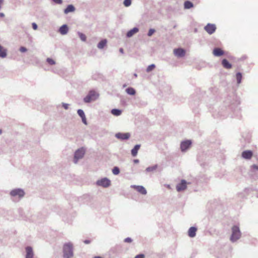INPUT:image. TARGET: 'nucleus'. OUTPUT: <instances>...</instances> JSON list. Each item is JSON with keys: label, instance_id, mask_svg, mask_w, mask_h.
<instances>
[{"label": "nucleus", "instance_id": "35", "mask_svg": "<svg viewBox=\"0 0 258 258\" xmlns=\"http://www.w3.org/2000/svg\"><path fill=\"white\" fill-rule=\"evenodd\" d=\"M155 30L153 29H150L148 32V35L149 36H151L153 33L155 32Z\"/></svg>", "mask_w": 258, "mask_h": 258}, {"label": "nucleus", "instance_id": "21", "mask_svg": "<svg viewBox=\"0 0 258 258\" xmlns=\"http://www.w3.org/2000/svg\"><path fill=\"white\" fill-rule=\"evenodd\" d=\"M75 7L73 5H69L67 7V8L65 9L64 13L66 14H67L69 12H74L75 11Z\"/></svg>", "mask_w": 258, "mask_h": 258}, {"label": "nucleus", "instance_id": "12", "mask_svg": "<svg viewBox=\"0 0 258 258\" xmlns=\"http://www.w3.org/2000/svg\"><path fill=\"white\" fill-rule=\"evenodd\" d=\"M253 153L250 150L244 151L242 153V157L246 159H250L252 157Z\"/></svg>", "mask_w": 258, "mask_h": 258}, {"label": "nucleus", "instance_id": "4", "mask_svg": "<svg viewBox=\"0 0 258 258\" xmlns=\"http://www.w3.org/2000/svg\"><path fill=\"white\" fill-rule=\"evenodd\" d=\"M85 153V149L84 148H81L77 150L74 156V162L77 163L79 159L83 158Z\"/></svg>", "mask_w": 258, "mask_h": 258}, {"label": "nucleus", "instance_id": "36", "mask_svg": "<svg viewBox=\"0 0 258 258\" xmlns=\"http://www.w3.org/2000/svg\"><path fill=\"white\" fill-rule=\"evenodd\" d=\"M124 242H127V243H131L132 242V240L131 238L130 237H127V238H126L125 239H124Z\"/></svg>", "mask_w": 258, "mask_h": 258}, {"label": "nucleus", "instance_id": "38", "mask_svg": "<svg viewBox=\"0 0 258 258\" xmlns=\"http://www.w3.org/2000/svg\"><path fill=\"white\" fill-rule=\"evenodd\" d=\"M20 50L22 52H26L27 51V49L25 47H21L20 48Z\"/></svg>", "mask_w": 258, "mask_h": 258}, {"label": "nucleus", "instance_id": "1", "mask_svg": "<svg viewBox=\"0 0 258 258\" xmlns=\"http://www.w3.org/2000/svg\"><path fill=\"white\" fill-rule=\"evenodd\" d=\"M73 255V245L71 243H68L63 246V256L66 258H70Z\"/></svg>", "mask_w": 258, "mask_h": 258}, {"label": "nucleus", "instance_id": "24", "mask_svg": "<svg viewBox=\"0 0 258 258\" xmlns=\"http://www.w3.org/2000/svg\"><path fill=\"white\" fill-rule=\"evenodd\" d=\"M126 92H127V94H128L130 95H134L136 93L135 90L134 88H131V87H129V88H127L126 89Z\"/></svg>", "mask_w": 258, "mask_h": 258}, {"label": "nucleus", "instance_id": "20", "mask_svg": "<svg viewBox=\"0 0 258 258\" xmlns=\"http://www.w3.org/2000/svg\"><path fill=\"white\" fill-rule=\"evenodd\" d=\"M140 146L139 145H137L135 146V147L132 150V154L133 156H136L138 153V151L139 150Z\"/></svg>", "mask_w": 258, "mask_h": 258}, {"label": "nucleus", "instance_id": "16", "mask_svg": "<svg viewBox=\"0 0 258 258\" xmlns=\"http://www.w3.org/2000/svg\"><path fill=\"white\" fill-rule=\"evenodd\" d=\"M197 229L195 227H190L188 231V235L190 237H194L196 236Z\"/></svg>", "mask_w": 258, "mask_h": 258}, {"label": "nucleus", "instance_id": "19", "mask_svg": "<svg viewBox=\"0 0 258 258\" xmlns=\"http://www.w3.org/2000/svg\"><path fill=\"white\" fill-rule=\"evenodd\" d=\"M139 31V29L137 28H134L133 29L130 30L127 33V36L128 37H132L133 35H134L135 33H137Z\"/></svg>", "mask_w": 258, "mask_h": 258}, {"label": "nucleus", "instance_id": "47", "mask_svg": "<svg viewBox=\"0 0 258 258\" xmlns=\"http://www.w3.org/2000/svg\"><path fill=\"white\" fill-rule=\"evenodd\" d=\"M93 258H102V257L98 256H95Z\"/></svg>", "mask_w": 258, "mask_h": 258}, {"label": "nucleus", "instance_id": "23", "mask_svg": "<svg viewBox=\"0 0 258 258\" xmlns=\"http://www.w3.org/2000/svg\"><path fill=\"white\" fill-rule=\"evenodd\" d=\"M7 55L6 50L0 45V57H5Z\"/></svg>", "mask_w": 258, "mask_h": 258}, {"label": "nucleus", "instance_id": "2", "mask_svg": "<svg viewBox=\"0 0 258 258\" xmlns=\"http://www.w3.org/2000/svg\"><path fill=\"white\" fill-rule=\"evenodd\" d=\"M232 233L230 237V240L232 242H234L240 237L241 233L239 227L237 226H234L232 228Z\"/></svg>", "mask_w": 258, "mask_h": 258}, {"label": "nucleus", "instance_id": "10", "mask_svg": "<svg viewBox=\"0 0 258 258\" xmlns=\"http://www.w3.org/2000/svg\"><path fill=\"white\" fill-rule=\"evenodd\" d=\"M132 187L135 189L137 191H138L142 195H146L147 194L146 189L144 187L141 185H132Z\"/></svg>", "mask_w": 258, "mask_h": 258}, {"label": "nucleus", "instance_id": "43", "mask_svg": "<svg viewBox=\"0 0 258 258\" xmlns=\"http://www.w3.org/2000/svg\"><path fill=\"white\" fill-rule=\"evenodd\" d=\"M54 3H56V4H60L62 3V0H52Z\"/></svg>", "mask_w": 258, "mask_h": 258}, {"label": "nucleus", "instance_id": "11", "mask_svg": "<svg viewBox=\"0 0 258 258\" xmlns=\"http://www.w3.org/2000/svg\"><path fill=\"white\" fill-rule=\"evenodd\" d=\"M173 52L174 54L178 57L184 56L185 54V50L182 48L175 49Z\"/></svg>", "mask_w": 258, "mask_h": 258}, {"label": "nucleus", "instance_id": "33", "mask_svg": "<svg viewBox=\"0 0 258 258\" xmlns=\"http://www.w3.org/2000/svg\"><path fill=\"white\" fill-rule=\"evenodd\" d=\"M78 113L81 117H83L85 116L84 111L81 109H79L78 110Z\"/></svg>", "mask_w": 258, "mask_h": 258}, {"label": "nucleus", "instance_id": "5", "mask_svg": "<svg viewBox=\"0 0 258 258\" xmlns=\"http://www.w3.org/2000/svg\"><path fill=\"white\" fill-rule=\"evenodd\" d=\"M205 30L209 34L214 33L216 30V26L213 24H208L204 28Z\"/></svg>", "mask_w": 258, "mask_h": 258}, {"label": "nucleus", "instance_id": "8", "mask_svg": "<svg viewBox=\"0 0 258 258\" xmlns=\"http://www.w3.org/2000/svg\"><path fill=\"white\" fill-rule=\"evenodd\" d=\"M187 183L185 180H182L181 182L178 183L176 187L178 191H181L185 190L187 187Z\"/></svg>", "mask_w": 258, "mask_h": 258}, {"label": "nucleus", "instance_id": "44", "mask_svg": "<svg viewBox=\"0 0 258 258\" xmlns=\"http://www.w3.org/2000/svg\"><path fill=\"white\" fill-rule=\"evenodd\" d=\"M119 51H120V52L121 53L123 54V48H120L119 49Z\"/></svg>", "mask_w": 258, "mask_h": 258}, {"label": "nucleus", "instance_id": "3", "mask_svg": "<svg viewBox=\"0 0 258 258\" xmlns=\"http://www.w3.org/2000/svg\"><path fill=\"white\" fill-rule=\"evenodd\" d=\"M99 94L94 91L89 92L88 95L84 99L86 103H89L92 101H94L98 97Z\"/></svg>", "mask_w": 258, "mask_h": 258}, {"label": "nucleus", "instance_id": "13", "mask_svg": "<svg viewBox=\"0 0 258 258\" xmlns=\"http://www.w3.org/2000/svg\"><path fill=\"white\" fill-rule=\"evenodd\" d=\"M115 137L118 139L126 140L130 138V135L129 133H117L115 135Z\"/></svg>", "mask_w": 258, "mask_h": 258}, {"label": "nucleus", "instance_id": "45", "mask_svg": "<svg viewBox=\"0 0 258 258\" xmlns=\"http://www.w3.org/2000/svg\"><path fill=\"white\" fill-rule=\"evenodd\" d=\"M5 16L4 14L2 13H0V17H4Z\"/></svg>", "mask_w": 258, "mask_h": 258}, {"label": "nucleus", "instance_id": "18", "mask_svg": "<svg viewBox=\"0 0 258 258\" xmlns=\"http://www.w3.org/2000/svg\"><path fill=\"white\" fill-rule=\"evenodd\" d=\"M59 32L62 35L66 34L68 32V27L67 25H63L60 27L59 30Z\"/></svg>", "mask_w": 258, "mask_h": 258}, {"label": "nucleus", "instance_id": "22", "mask_svg": "<svg viewBox=\"0 0 258 258\" xmlns=\"http://www.w3.org/2000/svg\"><path fill=\"white\" fill-rule=\"evenodd\" d=\"M106 43L107 40L106 39H103L98 44L97 47L99 49H102L106 45Z\"/></svg>", "mask_w": 258, "mask_h": 258}, {"label": "nucleus", "instance_id": "49", "mask_svg": "<svg viewBox=\"0 0 258 258\" xmlns=\"http://www.w3.org/2000/svg\"><path fill=\"white\" fill-rule=\"evenodd\" d=\"M135 162H138V160H135Z\"/></svg>", "mask_w": 258, "mask_h": 258}, {"label": "nucleus", "instance_id": "39", "mask_svg": "<svg viewBox=\"0 0 258 258\" xmlns=\"http://www.w3.org/2000/svg\"><path fill=\"white\" fill-rule=\"evenodd\" d=\"M144 257H145V256L143 254H138L135 257V258H144Z\"/></svg>", "mask_w": 258, "mask_h": 258}, {"label": "nucleus", "instance_id": "14", "mask_svg": "<svg viewBox=\"0 0 258 258\" xmlns=\"http://www.w3.org/2000/svg\"><path fill=\"white\" fill-rule=\"evenodd\" d=\"M224 51L220 48H215L213 51V54L216 56H220L224 54Z\"/></svg>", "mask_w": 258, "mask_h": 258}, {"label": "nucleus", "instance_id": "42", "mask_svg": "<svg viewBox=\"0 0 258 258\" xmlns=\"http://www.w3.org/2000/svg\"><path fill=\"white\" fill-rule=\"evenodd\" d=\"M81 118H82L83 122L84 124H87V121H86V118L85 116L84 117H81Z\"/></svg>", "mask_w": 258, "mask_h": 258}, {"label": "nucleus", "instance_id": "9", "mask_svg": "<svg viewBox=\"0 0 258 258\" xmlns=\"http://www.w3.org/2000/svg\"><path fill=\"white\" fill-rule=\"evenodd\" d=\"M191 144L190 141L187 140L181 143L180 148L182 151H185L189 148Z\"/></svg>", "mask_w": 258, "mask_h": 258}, {"label": "nucleus", "instance_id": "26", "mask_svg": "<svg viewBox=\"0 0 258 258\" xmlns=\"http://www.w3.org/2000/svg\"><path fill=\"white\" fill-rule=\"evenodd\" d=\"M111 113L115 116H118L121 114V110L117 109H113L111 110Z\"/></svg>", "mask_w": 258, "mask_h": 258}, {"label": "nucleus", "instance_id": "48", "mask_svg": "<svg viewBox=\"0 0 258 258\" xmlns=\"http://www.w3.org/2000/svg\"><path fill=\"white\" fill-rule=\"evenodd\" d=\"M2 133V130L0 129V135Z\"/></svg>", "mask_w": 258, "mask_h": 258}, {"label": "nucleus", "instance_id": "32", "mask_svg": "<svg viewBox=\"0 0 258 258\" xmlns=\"http://www.w3.org/2000/svg\"><path fill=\"white\" fill-rule=\"evenodd\" d=\"M123 4L125 7H128L131 5V0H124Z\"/></svg>", "mask_w": 258, "mask_h": 258}, {"label": "nucleus", "instance_id": "28", "mask_svg": "<svg viewBox=\"0 0 258 258\" xmlns=\"http://www.w3.org/2000/svg\"><path fill=\"white\" fill-rule=\"evenodd\" d=\"M78 35L79 36V37L82 41H85L86 40V36L85 34L81 32H78Z\"/></svg>", "mask_w": 258, "mask_h": 258}, {"label": "nucleus", "instance_id": "30", "mask_svg": "<svg viewBox=\"0 0 258 258\" xmlns=\"http://www.w3.org/2000/svg\"><path fill=\"white\" fill-rule=\"evenodd\" d=\"M157 167V165H155V166H153L152 167H149L147 168L146 171L148 172L153 171L156 170Z\"/></svg>", "mask_w": 258, "mask_h": 258}, {"label": "nucleus", "instance_id": "25", "mask_svg": "<svg viewBox=\"0 0 258 258\" xmlns=\"http://www.w3.org/2000/svg\"><path fill=\"white\" fill-rule=\"evenodd\" d=\"M184 7L185 9H190L193 7V4L189 1H186L184 2Z\"/></svg>", "mask_w": 258, "mask_h": 258}, {"label": "nucleus", "instance_id": "7", "mask_svg": "<svg viewBox=\"0 0 258 258\" xmlns=\"http://www.w3.org/2000/svg\"><path fill=\"white\" fill-rule=\"evenodd\" d=\"M97 185L104 187L109 186L110 184V181L106 178L101 179L97 182Z\"/></svg>", "mask_w": 258, "mask_h": 258}, {"label": "nucleus", "instance_id": "46", "mask_svg": "<svg viewBox=\"0 0 258 258\" xmlns=\"http://www.w3.org/2000/svg\"><path fill=\"white\" fill-rule=\"evenodd\" d=\"M85 242L86 243H89V241L88 240H86V241H85Z\"/></svg>", "mask_w": 258, "mask_h": 258}, {"label": "nucleus", "instance_id": "34", "mask_svg": "<svg viewBox=\"0 0 258 258\" xmlns=\"http://www.w3.org/2000/svg\"><path fill=\"white\" fill-rule=\"evenodd\" d=\"M47 61L48 62V63H49L51 65H53V64H55V61L54 60H53L51 58H48L47 59Z\"/></svg>", "mask_w": 258, "mask_h": 258}, {"label": "nucleus", "instance_id": "29", "mask_svg": "<svg viewBox=\"0 0 258 258\" xmlns=\"http://www.w3.org/2000/svg\"><path fill=\"white\" fill-rule=\"evenodd\" d=\"M155 66L154 64H151L148 67V68L146 69V71L147 72H150L152 71V70H153L155 69Z\"/></svg>", "mask_w": 258, "mask_h": 258}, {"label": "nucleus", "instance_id": "17", "mask_svg": "<svg viewBox=\"0 0 258 258\" xmlns=\"http://www.w3.org/2000/svg\"><path fill=\"white\" fill-rule=\"evenodd\" d=\"M222 64L223 67L226 69H230L232 68V65L226 59L222 60Z\"/></svg>", "mask_w": 258, "mask_h": 258}, {"label": "nucleus", "instance_id": "15", "mask_svg": "<svg viewBox=\"0 0 258 258\" xmlns=\"http://www.w3.org/2000/svg\"><path fill=\"white\" fill-rule=\"evenodd\" d=\"M26 258H33L34 254L32 248L30 246H27L26 248Z\"/></svg>", "mask_w": 258, "mask_h": 258}, {"label": "nucleus", "instance_id": "41", "mask_svg": "<svg viewBox=\"0 0 258 258\" xmlns=\"http://www.w3.org/2000/svg\"><path fill=\"white\" fill-rule=\"evenodd\" d=\"M62 106L65 109H68L69 108V104L66 103H62Z\"/></svg>", "mask_w": 258, "mask_h": 258}, {"label": "nucleus", "instance_id": "31", "mask_svg": "<svg viewBox=\"0 0 258 258\" xmlns=\"http://www.w3.org/2000/svg\"><path fill=\"white\" fill-rule=\"evenodd\" d=\"M112 172L115 175H117L119 173V169L118 167H115L112 169Z\"/></svg>", "mask_w": 258, "mask_h": 258}, {"label": "nucleus", "instance_id": "40", "mask_svg": "<svg viewBox=\"0 0 258 258\" xmlns=\"http://www.w3.org/2000/svg\"><path fill=\"white\" fill-rule=\"evenodd\" d=\"M32 25V28L34 30H36L37 29V25L36 23H33Z\"/></svg>", "mask_w": 258, "mask_h": 258}, {"label": "nucleus", "instance_id": "27", "mask_svg": "<svg viewBox=\"0 0 258 258\" xmlns=\"http://www.w3.org/2000/svg\"><path fill=\"white\" fill-rule=\"evenodd\" d=\"M241 79H242V75H241V74L240 73H237V74H236V79H237V83L238 84L240 83L241 81Z\"/></svg>", "mask_w": 258, "mask_h": 258}, {"label": "nucleus", "instance_id": "6", "mask_svg": "<svg viewBox=\"0 0 258 258\" xmlns=\"http://www.w3.org/2000/svg\"><path fill=\"white\" fill-rule=\"evenodd\" d=\"M25 192L24 191L21 189H15L12 190L10 195L13 197L18 196L19 198L23 197L24 196Z\"/></svg>", "mask_w": 258, "mask_h": 258}, {"label": "nucleus", "instance_id": "37", "mask_svg": "<svg viewBox=\"0 0 258 258\" xmlns=\"http://www.w3.org/2000/svg\"><path fill=\"white\" fill-rule=\"evenodd\" d=\"M251 168L253 170H258V166L256 165H253L251 166Z\"/></svg>", "mask_w": 258, "mask_h": 258}]
</instances>
